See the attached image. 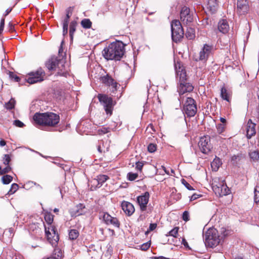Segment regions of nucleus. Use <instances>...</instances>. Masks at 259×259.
<instances>
[{
	"label": "nucleus",
	"mask_w": 259,
	"mask_h": 259,
	"mask_svg": "<svg viewBox=\"0 0 259 259\" xmlns=\"http://www.w3.org/2000/svg\"><path fill=\"white\" fill-rule=\"evenodd\" d=\"M125 52L124 45L121 41L110 44L103 52L104 57L107 60H120Z\"/></svg>",
	"instance_id": "nucleus-1"
},
{
	"label": "nucleus",
	"mask_w": 259,
	"mask_h": 259,
	"mask_svg": "<svg viewBox=\"0 0 259 259\" xmlns=\"http://www.w3.org/2000/svg\"><path fill=\"white\" fill-rule=\"evenodd\" d=\"M175 68L176 73V77L177 78H179V95L182 96L186 93L192 91L193 90L194 87L191 83L186 82V72L182 63L178 61L175 63Z\"/></svg>",
	"instance_id": "nucleus-2"
},
{
	"label": "nucleus",
	"mask_w": 259,
	"mask_h": 259,
	"mask_svg": "<svg viewBox=\"0 0 259 259\" xmlns=\"http://www.w3.org/2000/svg\"><path fill=\"white\" fill-rule=\"evenodd\" d=\"M33 118L37 124L48 126H54L60 121L59 116L53 112L36 113Z\"/></svg>",
	"instance_id": "nucleus-3"
},
{
	"label": "nucleus",
	"mask_w": 259,
	"mask_h": 259,
	"mask_svg": "<svg viewBox=\"0 0 259 259\" xmlns=\"http://www.w3.org/2000/svg\"><path fill=\"white\" fill-rule=\"evenodd\" d=\"M46 66L50 71L58 69V75L66 76L68 74L65 68V61L63 59H58L55 57H52L46 62Z\"/></svg>",
	"instance_id": "nucleus-4"
},
{
	"label": "nucleus",
	"mask_w": 259,
	"mask_h": 259,
	"mask_svg": "<svg viewBox=\"0 0 259 259\" xmlns=\"http://www.w3.org/2000/svg\"><path fill=\"white\" fill-rule=\"evenodd\" d=\"M204 243L207 247L213 248L216 247L221 242L218 232L214 228H209L203 235Z\"/></svg>",
	"instance_id": "nucleus-5"
},
{
	"label": "nucleus",
	"mask_w": 259,
	"mask_h": 259,
	"mask_svg": "<svg viewBox=\"0 0 259 259\" xmlns=\"http://www.w3.org/2000/svg\"><path fill=\"white\" fill-rule=\"evenodd\" d=\"M171 38L174 41H180L184 36V30L180 21L174 20L171 23Z\"/></svg>",
	"instance_id": "nucleus-6"
},
{
	"label": "nucleus",
	"mask_w": 259,
	"mask_h": 259,
	"mask_svg": "<svg viewBox=\"0 0 259 259\" xmlns=\"http://www.w3.org/2000/svg\"><path fill=\"white\" fill-rule=\"evenodd\" d=\"M97 98L101 105L103 106L106 113L109 116L111 115L114 105L112 98L102 94H99Z\"/></svg>",
	"instance_id": "nucleus-7"
},
{
	"label": "nucleus",
	"mask_w": 259,
	"mask_h": 259,
	"mask_svg": "<svg viewBox=\"0 0 259 259\" xmlns=\"http://www.w3.org/2000/svg\"><path fill=\"white\" fill-rule=\"evenodd\" d=\"M183 110L187 117L194 116L197 111L195 101L191 97H187L183 105Z\"/></svg>",
	"instance_id": "nucleus-8"
},
{
	"label": "nucleus",
	"mask_w": 259,
	"mask_h": 259,
	"mask_svg": "<svg viewBox=\"0 0 259 259\" xmlns=\"http://www.w3.org/2000/svg\"><path fill=\"white\" fill-rule=\"evenodd\" d=\"M45 75V71L40 68L35 71L29 73L26 80L29 84H34L43 81Z\"/></svg>",
	"instance_id": "nucleus-9"
},
{
	"label": "nucleus",
	"mask_w": 259,
	"mask_h": 259,
	"mask_svg": "<svg viewBox=\"0 0 259 259\" xmlns=\"http://www.w3.org/2000/svg\"><path fill=\"white\" fill-rule=\"evenodd\" d=\"M198 145L201 151L204 154L208 153L212 148L210 143V137L204 136L201 137L198 143Z\"/></svg>",
	"instance_id": "nucleus-10"
},
{
	"label": "nucleus",
	"mask_w": 259,
	"mask_h": 259,
	"mask_svg": "<svg viewBox=\"0 0 259 259\" xmlns=\"http://www.w3.org/2000/svg\"><path fill=\"white\" fill-rule=\"evenodd\" d=\"M180 19L183 24L188 25L193 20V14L189 8L184 6L180 12Z\"/></svg>",
	"instance_id": "nucleus-11"
},
{
	"label": "nucleus",
	"mask_w": 259,
	"mask_h": 259,
	"mask_svg": "<svg viewBox=\"0 0 259 259\" xmlns=\"http://www.w3.org/2000/svg\"><path fill=\"white\" fill-rule=\"evenodd\" d=\"M45 233L48 240H49L50 242L52 244L58 242L59 240V236L55 227L51 226L49 227L48 229L45 227Z\"/></svg>",
	"instance_id": "nucleus-12"
},
{
	"label": "nucleus",
	"mask_w": 259,
	"mask_h": 259,
	"mask_svg": "<svg viewBox=\"0 0 259 259\" xmlns=\"http://www.w3.org/2000/svg\"><path fill=\"white\" fill-rule=\"evenodd\" d=\"M100 80L105 85L111 87V92L114 93L117 90V83L109 74L101 77Z\"/></svg>",
	"instance_id": "nucleus-13"
},
{
	"label": "nucleus",
	"mask_w": 259,
	"mask_h": 259,
	"mask_svg": "<svg viewBox=\"0 0 259 259\" xmlns=\"http://www.w3.org/2000/svg\"><path fill=\"white\" fill-rule=\"evenodd\" d=\"M150 194L148 192H145L142 195L137 197V202L139 204L142 211H145L147 208V205L149 202Z\"/></svg>",
	"instance_id": "nucleus-14"
},
{
	"label": "nucleus",
	"mask_w": 259,
	"mask_h": 259,
	"mask_svg": "<svg viewBox=\"0 0 259 259\" xmlns=\"http://www.w3.org/2000/svg\"><path fill=\"white\" fill-rule=\"evenodd\" d=\"M212 50V47L207 44L204 45L202 49L200 51L199 54V56L197 58L195 59L196 61H205L209 55H210Z\"/></svg>",
	"instance_id": "nucleus-15"
},
{
	"label": "nucleus",
	"mask_w": 259,
	"mask_h": 259,
	"mask_svg": "<svg viewBox=\"0 0 259 259\" xmlns=\"http://www.w3.org/2000/svg\"><path fill=\"white\" fill-rule=\"evenodd\" d=\"M103 218L106 225H111L117 228H120V223L117 218L112 217L107 212L104 214Z\"/></svg>",
	"instance_id": "nucleus-16"
},
{
	"label": "nucleus",
	"mask_w": 259,
	"mask_h": 259,
	"mask_svg": "<svg viewBox=\"0 0 259 259\" xmlns=\"http://www.w3.org/2000/svg\"><path fill=\"white\" fill-rule=\"evenodd\" d=\"M237 12L240 15L245 14L249 10L247 0H238L237 3Z\"/></svg>",
	"instance_id": "nucleus-17"
},
{
	"label": "nucleus",
	"mask_w": 259,
	"mask_h": 259,
	"mask_svg": "<svg viewBox=\"0 0 259 259\" xmlns=\"http://www.w3.org/2000/svg\"><path fill=\"white\" fill-rule=\"evenodd\" d=\"M122 209L128 216L132 215L135 212V207L134 205L127 201H123L121 203Z\"/></svg>",
	"instance_id": "nucleus-18"
},
{
	"label": "nucleus",
	"mask_w": 259,
	"mask_h": 259,
	"mask_svg": "<svg viewBox=\"0 0 259 259\" xmlns=\"http://www.w3.org/2000/svg\"><path fill=\"white\" fill-rule=\"evenodd\" d=\"M255 124L253 123L251 119H249L247 124L246 137L250 139L256 134Z\"/></svg>",
	"instance_id": "nucleus-19"
},
{
	"label": "nucleus",
	"mask_w": 259,
	"mask_h": 259,
	"mask_svg": "<svg viewBox=\"0 0 259 259\" xmlns=\"http://www.w3.org/2000/svg\"><path fill=\"white\" fill-rule=\"evenodd\" d=\"M70 8L66 10V15L65 18L63 21V35H66L68 33V27L69 19L72 15V11L70 10Z\"/></svg>",
	"instance_id": "nucleus-20"
},
{
	"label": "nucleus",
	"mask_w": 259,
	"mask_h": 259,
	"mask_svg": "<svg viewBox=\"0 0 259 259\" xmlns=\"http://www.w3.org/2000/svg\"><path fill=\"white\" fill-rule=\"evenodd\" d=\"M86 212V208L83 204L79 203L77 204L73 211H72V216L77 217L82 215Z\"/></svg>",
	"instance_id": "nucleus-21"
},
{
	"label": "nucleus",
	"mask_w": 259,
	"mask_h": 259,
	"mask_svg": "<svg viewBox=\"0 0 259 259\" xmlns=\"http://www.w3.org/2000/svg\"><path fill=\"white\" fill-rule=\"evenodd\" d=\"M218 28L220 32L226 34L229 30L230 27L227 20L223 19L218 23Z\"/></svg>",
	"instance_id": "nucleus-22"
},
{
	"label": "nucleus",
	"mask_w": 259,
	"mask_h": 259,
	"mask_svg": "<svg viewBox=\"0 0 259 259\" xmlns=\"http://www.w3.org/2000/svg\"><path fill=\"white\" fill-rule=\"evenodd\" d=\"M218 8V4L217 0H208L207 9L211 13L216 12Z\"/></svg>",
	"instance_id": "nucleus-23"
},
{
	"label": "nucleus",
	"mask_w": 259,
	"mask_h": 259,
	"mask_svg": "<svg viewBox=\"0 0 259 259\" xmlns=\"http://www.w3.org/2000/svg\"><path fill=\"white\" fill-rule=\"evenodd\" d=\"M108 179V176L105 175H100L98 176L97 179L94 180V181L98 183L96 187L100 188L102 186L103 184Z\"/></svg>",
	"instance_id": "nucleus-24"
},
{
	"label": "nucleus",
	"mask_w": 259,
	"mask_h": 259,
	"mask_svg": "<svg viewBox=\"0 0 259 259\" xmlns=\"http://www.w3.org/2000/svg\"><path fill=\"white\" fill-rule=\"evenodd\" d=\"M222 165L221 159L218 157H215L211 163V166L214 171H217Z\"/></svg>",
	"instance_id": "nucleus-25"
},
{
	"label": "nucleus",
	"mask_w": 259,
	"mask_h": 259,
	"mask_svg": "<svg viewBox=\"0 0 259 259\" xmlns=\"http://www.w3.org/2000/svg\"><path fill=\"white\" fill-rule=\"evenodd\" d=\"M77 25V22L75 21H72L70 23L69 25V35L71 40H73V34L76 30V27Z\"/></svg>",
	"instance_id": "nucleus-26"
},
{
	"label": "nucleus",
	"mask_w": 259,
	"mask_h": 259,
	"mask_svg": "<svg viewBox=\"0 0 259 259\" xmlns=\"http://www.w3.org/2000/svg\"><path fill=\"white\" fill-rule=\"evenodd\" d=\"M221 96L223 99L229 102L230 95L225 87H223L221 89Z\"/></svg>",
	"instance_id": "nucleus-27"
},
{
	"label": "nucleus",
	"mask_w": 259,
	"mask_h": 259,
	"mask_svg": "<svg viewBox=\"0 0 259 259\" xmlns=\"http://www.w3.org/2000/svg\"><path fill=\"white\" fill-rule=\"evenodd\" d=\"M79 236V232L76 229H71L69 232V238L71 240L76 239Z\"/></svg>",
	"instance_id": "nucleus-28"
},
{
	"label": "nucleus",
	"mask_w": 259,
	"mask_h": 259,
	"mask_svg": "<svg viewBox=\"0 0 259 259\" xmlns=\"http://www.w3.org/2000/svg\"><path fill=\"white\" fill-rule=\"evenodd\" d=\"M186 36L189 39H193L195 36V30L191 27L187 28Z\"/></svg>",
	"instance_id": "nucleus-29"
},
{
	"label": "nucleus",
	"mask_w": 259,
	"mask_h": 259,
	"mask_svg": "<svg viewBox=\"0 0 259 259\" xmlns=\"http://www.w3.org/2000/svg\"><path fill=\"white\" fill-rule=\"evenodd\" d=\"M92 23L89 19H83L81 21L82 27L85 29H89L92 27Z\"/></svg>",
	"instance_id": "nucleus-30"
},
{
	"label": "nucleus",
	"mask_w": 259,
	"mask_h": 259,
	"mask_svg": "<svg viewBox=\"0 0 259 259\" xmlns=\"http://www.w3.org/2000/svg\"><path fill=\"white\" fill-rule=\"evenodd\" d=\"M16 101L14 99L11 98L9 102L5 103V107L7 110H11L14 108Z\"/></svg>",
	"instance_id": "nucleus-31"
},
{
	"label": "nucleus",
	"mask_w": 259,
	"mask_h": 259,
	"mask_svg": "<svg viewBox=\"0 0 259 259\" xmlns=\"http://www.w3.org/2000/svg\"><path fill=\"white\" fill-rule=\"evenodd\" d=\"M250 158L253 161H256L259 159V152L258 151L254 150L249 152Z\"/></svg>",
	"instance_id": "nucleus-32"
},
{
	"label": "nucleus",
	"mask_w": 259,
	"mask_h": 259,
	"mask_svg": "<svg viewBox=\"0 0 259 259\" xmlns=\"http://www.w3.org/2000/svg\"><path fill=\"white\" fill-rule=\"evenodd\" d=\"M13 180V177L10 175H5L2 178V182L4 184H9Z\"/></svg>",
	"instance_id": "nucleus-33"
},
{
	"label": "nucleus",
	"mask_w": 259,
	"mask_h": 259,
	"mask_svg": "<svg viewBox=\"0 0 259 259\" xmlns=\"http://www.w3.org/2000/svg\"><path fill=\"white\" fill-rule=\"evenodd\" d=\"M254 200L255 203L259 202V186H256L254 191Z\"/></svg>",
	"instance_id": "nucleus-34"
},
{
	"label": "nucleus",
	"mask_w": 259,
	"mask_h": 259,
	"mask_svg": "<svg viewBox=\"0 0 259 259\" xmlns=\"http://www.w3.org/2000/svg\"><path fill=\"white\" fill-rule=\"evenodd\" d=\"M138 177V174L137 173L128 172L127 175L128 180L133 181L135 180Z\"/></svg>",
	"instance_id": "nucleus-35"
},
{
	"label": "nucleus",
	"mask_w": 259,
	"mask_h": 259,
	"mask_svg": "<svg viewBox=\"0 0 259 259\" xmlns=\"http://www.w3.org/2000/svg\"><path fill=\"white\" fill-rule=\"evenodd\" d=\"M53 217L54 216L50 213H48L45 215V221L49 225H51L53 223L54 220Z\"/></svg>",
	"instance_id": "nucleus-36"
},
{
	"label": "nucleus",
	"mask_w": 259,
	"mask_h": 259,
	"mask_svg": "<svg viewBox=\"0 0 259 259\" xmlns=\"http://www.w3.org/2000/svg\"><path fill=\"white\" fill-rule=\"evenodd\" d=\"M221 194L220 195H226L229 193L230 190L228 189V187L226 185H223L221 188Z\"/></svg>",
	"instance_id": "nucleus-37"
},
{
	"label": "nucleus",
	"mask_w": 259,
	"mask_h": 259,
	"mask_svg": "<svg viewBox=\"0 0 259 259\" xmlns=\"http://www.w3.org/2000/svg\"><path fill=\"white\" fill-rule=\"evenodd\" d=\"M241 157L239 155H234L231 157V162L234 165H236L238 164V162L240 160Z\"/></svg>",
	"instance_id": "nucleus-38"
},
{
	"label": "nucleus",
	"mask_w": 259,
	"mask_h": 259,
	"mask_svg": "<svg viewBox=\"0 0 259 259\" xmlns=\"http://www.w3.org/2000/svg\"><path fill=\"white\" fill-rule=\"evenodd\" d=\"M19 188V186L16 183H13L11 185L10 190L9 191L10 194H14Z\"/></svg>",
	"instance_id": "nucleus-39"
},
{
	"label": "nucleus",
	"mask_w": 259,
	"mask_h": 259,
	"mask_svg": "<svg viewBox=\"0 0 259 259\" xmlns=\"http://www.w3.org/2000/svg\"><path fill=\"white\" fill-rule=\"evenodd\" d=\"M179 228L175 227L168 232V235L176 238L178 233Z\"/></svg>",
	"instance_id": "nucleus-40"
},
{
	"label": "nucleus",
	"mask_w": 259,
	"mask_h": 259,
	"mask_svg": "<svg viewBox=\"0 0 259 259\" xmlns=\"http://www.w3.org/2000/svg\"><path fill=\"white\" fill-rule=\"evenodd\" d=\"M225 125L222 123L218 124L217 125V132L221 134L225 131Z\"/></svg>",
	"instance_id": "nucleus-41"
},
{
	"label": "nucleus",
	"mask_w": 259,
	"mask_h": 259,
	"mask_svg": "<svg viewBox=\"0 0 259 259\" xmlns=\"http://www.w3.org/2000/svg\"><path fill=\"white\" fill-rule=\"evenodd\" d=\"M151 245L150 241H148L146 243H144L141 245V249L142 250L146 251L149 248Z\"/></svg>",
	"instance_id": "nucleus-42"
},
{
	"label": "nucleus",
	"mask_w": 259,
	"mask_h": 259,
	"mask_svg": "<svg viewBox=\"0 0 259 259\" xmlns=\"http://www.w3.org/2000/svg\"><path fill=\"white\" fill-rule=\"evenodd\" d=\"M147 148L149 152L153 153L156 150V145L151 143L148 146Z\"/></svg>",
	"instance_id": "nucleus-43"
},
{
	"label": "nucleus",
	"mask_w": 259,
	"mask_h": 259,
	"mask_svg": "<svg viewBox=\"0 0 259 259\" xmlns=\"http://www.w3.org/2000/svg\"><path fill=\"white\" fill-rule=\"evenodd\" d=\"M181 181H182V183L189 190H194L193 189V188L185 179H182Z\"/></svg>",
	"instance_id": "nucleus-44"
},
{
	"label": "nucleus",
	"mask_w": 259,
	"mask_h": 259,
	"mask_svg": "<svg viewBox=\"0 0 259 259\" xmlns=\"http://www.w3.org/2000/svg\"><path fill=\"white\" fill-rule=\"evenodd\" d=\"M10 77L11 79H14L16 82H19L20 80V78L13 72L10 73Z\"/></svg>",
	"instance_id": "nucleus-45"
},
{
	"label": "nucleus",
	"mask_w": 259,
	"mask_h": 259,
	"mask_svg": "<svg viewBox=\"0 0 259 259\" xmlns=\"http://www.w3.org/2000/svg\"><path fill=\"white\" fill-rule=\"evenodd\" d=\"M11 160L10 157L8 154H5L3 160V163L5 165H8Z\"/></svg>",
	"instance_id": "nucleus-46"
},
{
	"label": "nucleus",
	"mask_w": 259,
	"mask_h": 259,
	"mask_svg": "<svg viewBox=\"0 0 259 259\" xmlns=\"http://www.w3.org/2000/svg\"><path fill=\"white\" fill-rule=\"evenodd\" d=\"M14 124L19 127H22L24 126V124L22 121L18 119L14 121Z\"/></svg>",
	"instance_id": "nucleus-47"
},
{
	"label": "nucleus",
	"mask_w": 259,
	"mask_h": 259,
	"mask_svg": "<svg viewBox=\"0 0 259 259\" xmlns=\"http://www.w3.org/2000/svg\"><path fill=\"white\" fill-rule=\"evenodd\" d=\"M182 218H183V220L185 222H187L189 220V213L188 211H185L183 212V215H182Z\"/></svg>",
	"instance_id": "nucleus-48"
},
{
	"label": "nucleus",
	"mask_w": 259,
	"mask_h": 259,
	"mask_svg": "<svg viewBox=\"0 0 259 259\" xmlns=\"http://www.w3.org/2000/svg\"><path fill=\"white\" fill-rule=\"evenodd\" d=\"M11 169V168L9 166H7L3 169H1V175L9 172L10 171Z\"/></svg>",
	"instance_id": "nucleus-49"
},
{
	"label": "nucleus",
	"mask_w": 259,
	"mask_h": 259,
	"mask_svg": "<svg viewBox=\"0 0 259 259\" xmlns=\"http://www.w3.org/2000/svg\"><path fill=\"white\" fill-rule=\"evenodd\" d=\"M143 166V163L141 162L138 161L136 163V168L139 170H141Z\"/></svg>",
	"instance_id": "nucleus-50"
},
{
	"label": "nucleus",
	"mask_w": 259,
	"mask_h": 259,
	"mask_svg": "<svg viewBox=\"0 0 259 259\" xmlns=\"http://www.w3.org/2000/svg\"><path fill=\"white\" fill-rule=\"evenodd\" d=\"M4 25H5V19L2 18L1 19V23H0V34H1L2 33V32L4 30Z\"/></svg>",
	"instance_id": "nucleus-51"
},
{
	"label": "nucleus",
	"mask_w": 259,
	"mask_h": 259,
	"mask_svg": "<svg viewBox=\"0 0 259 259\" xmlns=\"http://www.w3.org/2000/svg\"><path fill=\"white\" fill-rule=\"evenodd\" d=\"M157 227V224L155 223H151L150 224L149 227V230L150 231H153L156 229Z\"/></svg>",
	"instance_id": "nucleus-52"
},
{
	"label": "nucleus",
	"mask_w": 259,
	"mask_h": 259,
	"mask_svg": "<svg viewBox=\"0 0 259 259\" xmlns=\"http://www.w3.org/2000/svg\"><path fill=\"white\" fill-rule=\"evenodd\" d=\"M199 197V195L196 194H194L193 195H192L191 196V198H190V201L195 200L197 199Z\"/></svg>",
	"instance_id": "nucleus-53"
},
{
	"label": "nucleus",
	"mask_w": 259,
	"mask_h": 259,
	"mask_svg": "<svg viewBox=\"0 0 259 259\" xmlns=\"http://www.w3.org/2000/svg\"><path fill=\"white\" fill-rule=\"evenodd\" d=\"M182 243L184 245L185 247H189L188 243L185 238H183Z\"/></svg>",
	"instance_id": "nucleus-54"
},
{
	"label": "nucleus",
	"mask_w": 259,
	"mask_h": 259,
	"mask_svg": "<svg viewBox=\"0 0 259 259\" xmlns=\"http://www.w3.org/2000/svg\"><path fill=\"white\" fill-rule=\"evenodd\" d=\"M8 27H9V31H13L14 29V25H13L12 23H11V22H10L9 23V25H8Z\"/></svg>",
	"instance_id": "nucleus-55"
},
{
	"label": "nucleus",
	"mask_w": 259,
	"mask_h": 259,
	"mask_svg": "<svg viewBox=\"0 0 259 259\" xmlns=\"http://www.w3.org/2000/svg\"><path fill=\"white\" fill-rule=\"evenodd\" d=\"M12 10V9L11 8V9L10 8L7 9L6 10V11H5V13L4 14V16H7L11 12Z\"/></svg>",
	"instance_id": "nucleus-56"
},
{
	"label": "nucleus",
	"mask_w": 259,
	"mask_h": 259,
	"mask_svg": "<svg viewBox=\"0 0 259 259\" xmlns=\"http://www.w3.org/2000/svg\"><path fill=\"white\" fill-rule=\"evenodd\" d=\"M154 259H169V258L165 257L163 256H155L154 257Z\"/></svg>",
	"instance_id": "nucleus-57"
},
{
	"label": "nucleus",
	"mask_w": 259,
	"mask_h": 259,
	"mask_svg": "<svg viewBox=\"0 0 259 259\" xmlns=\"http://www.w3.org/2000/svg\"><path fill=\"white\" fill-rule=\"evenodd\" d=\"M6 144V142L4 140H2L0 141V146L3 147L5 146Z\"/></svg>",
	"instance_id": "nucleus-58"
},
{
	"label": "nucleus",
	"mask_w": 259,
	"mask_h": 259,
	"mask_svg": "<svg viewBox=\"0 0 259 259\" xmlns=\"http://www.w3.org/2000/svg\"><path fill=\"white\" fill-rule=\"evenodd\" d=\"M220 121H221L222 123H224L226 122V120L225 118H223V117H221L220 118Z\"/></svg>",
	"instance_id": "nucleus-59"
},
{
	"label": "nucleus",
	"mask_w": 259,
	"mask_h": 259,
	"mask_svg": "<svg viewBox=\"0 0 259 259\" xmlns=\"http://www.w3.org/2000/svg\"><path fill=\"white\" fill-rule=\"evenodd\" d=\"M53 211L55 213H57L59 211V209L57 208H55L54 210H53Z\"/></svg>",
	"instance_id": "nucleus-60"
},
{
	"label": "nucleus",
	"mask_w": 259,
	"mask_h": 259,
	"mask_svg": "<svg viewBox=\"0 0 259 259\" xmlns=\"http://www.w3.org/2000/svg\"><path fill=\"white\" fill-rule=\"evenodd\" d=\"M98 150L99 152H102V150H101V146H98Z\"/></svg>",
	"instance_id": "nucleus-61"
},
{
	"label": "nucleus",
	"mask_w": 259,
	"mask_h": 259,
	"mask_svg": "<svg viewBox=\"0 0 259 259\" xmlns=\"http://www.w3.org/2000/svg\"><path fill=\"white\" fill-rule=\"evenodd\" d=\"M55 163L57 164V165H58L59 166H60L61 167H62V165H63V164H61V163H59L55 162Z\"/></svg>",
	"instance_id": "nucleus-62"
},
{
	"label": "nucleus",
	"mask_w": 259,
	"mask_h": 259,
	"mask_svg": "<svg viewBox=\"0 0 259 259\" xmlns=\"http://www.w3.org/2000/svg\"><path fill=\"white\" fill-rule=\"evenodd\" d=\"M257 113H258V116H259V103H258V106H257Z\"/></svg>",
	"instance_id": "nucleus-63"
},
{
	"label": "nucleus",
	"mask_w": 259,
	"mask_h": 259,
	"mask_svg": "<svg viewBox=\"0 0 259 259\" xmlns=\"http://www.w3.org/2000/svg\"><path fill=\"white\" fill-rule=\"evenodd\" d=\"M257 95L258 99L259 100V88H258V91L257 92Z\"/></svg>",
	"instance_id": "nucleus-64"
}]
</instances>
